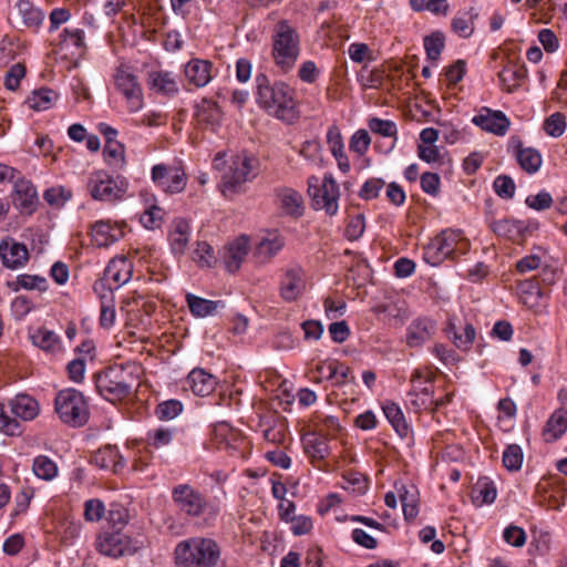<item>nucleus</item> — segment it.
<instances>
[{
	"instance_id": "obj_43",
	"label": "nucleus",
	"mask_w": 567,
	"mask_h": 567,
	"mask_svg": "<svg viewBox=\"0 0 567 567\" xmlns=\"http://www.w3.org/2000/svg\"><path fill=\"white\" fill-rule=\"evenodd\" d=\"M382 411L401 437H406L410 434V426L399 404L393 401H385L382 405Z\"/></svg>"
},
{
	"instance_id": "obj_44",
	"label": "nucleus",
	"mask_w": 567,
	"mask_h": 567,
	"mask_svg": "<svg viewBox=\"0 0 567 567\" xmlns=\"http://www.w3.org/2000/svg\"><path fill=\"white\" fill-rule=\"evenodd\" d=\"M445 332L447 337L452 339L455 347L462 351H468L472 348L476 337V331L473 324L466 323L464 326V332L458 333L452 319L449 320Z\"/></svg>"
},
{
	"instance_id": "obj_18",
	"label": "nucleus",
	"mask_w": 567,
	"mask_h": 567,
	"mask_svg": "<svg viewBox=\"0 0 567 567\" xmlns=\"http://www.w3.org/2000/svg\"><path fill=\"white\" fill-rule=\"evenodd\" d=\"M224 114L218 103L212 99L204 97L195 106L194 118L196 124L212 132L220 126Z\"/></svg>"
},
{
	"instance_id": "obj_55",
	"label": "nucleus",
	"mask_w": 567,
	"mask_h": 567,
	"mask_svg": "<svg viewBox=\"0 0 567 567\" xmlns=\"http://www.w3.org/2000/svg\"><path fill=\"white\" fill-rule=\"evenodd\" d=\"M322 145L318 138L305 141L299 150V155L312 164L322 162Z\"/></svg>"
},
{
	"instance_id": "obj_7",
	"label": "nucleus",
	"mask_w": 567,
	"mask_h": 567,
	"mask_svg": "<svg viewBox=\"0 0 567 567\" xmlns=\"http://www.w3.org/2000/svg\"><path fill=\"white\" fill-rule=\"evenodd\" d=\"M85 188L94 200L113 204L125 198L128 182L123 176H113L105 171H95L87 176Z\"/></svg>"
},
{
	"instance_id": "obj_37",
	"label": "nucleus",
	"mask_w": 567,
	"mask_h": 567,
	"mask_svg": "<svg viewBox=\"0 0 567 567\" xmlns=\"http://www.w3.org/2000/svg\"><path fill=\"white\" fill-rule=\"evenodd\" d=\"M284 238L278 233H269L255 248V257L261 264L268 262L284 247Z\"/></svg>"
},
{
	"instance_id": "obj_51",
	"label": "nucleus",
	"mask_w": 567,
	"mask_h": 567,
	"mask_svg": "<svg viewBox=\"0 0 567 567\" xmlns=\"http://www.w3.org/2000/svg\"><path fill=\"white\" fill-rule=\"evenodd\" d=\"M174 434V430L164 426L150 430L146 434V444L148 447L162 450L171 445Z\"/></svg>"
},
{
	"instance_id": "obj_46",
	"label": "nucleus",
	"mask_w": 567,
	"mask_h": 567,
	"mask_svg": "<svg viewBox=\"0 0 567 567\" xmlns=\"http://www.w3.org/2000/svg\"><path fill=\"white\" fill-rule=\"evenodd\" d=\"M190 258L199 268H213L218 261L213 246L207 241H197Z\"/></svg>"
},
{
	"instance_id": "obj_45",
	"label": "nucleus",
	"mask_w": 567,
	"mask_h": 567,
	"mask_svg": "<svg viewBox=\"0 0 567 567\" xmlns=\"http://www.w3.org/2000/svg\"><path fill=\"white\" fill-rule=\"evenodd\" d=\"M60 47L62 50H71L72 56H81L85 49L84 31L81 29H64L61 34Z\"/></svg>"
},
{
	"instance_id": "obj_16",
	"label": "nucleus",
	"mask_w": 567,
	"mask_h": 567,
	"mask_svg": "<svg viewBox=\"0 0 567 567\" xmlns=\"http://www.w3.org/2000/svg\"><path fill=\"white\" fill-rule=\"evenodd\" d=\"M250 251L249 238L241 235L228 241L221 251V262L229 274L237 272Z\"/></svg>"
},
{
	"instance_id": "obj_63",
	"label": "nucleus",
	"mask_w": 567,
	"mask_h": 567,
	"mask_svg": "<svg viewBox=\"0 0 567 567\" xmlns=\"http://www.w3.org/2000/svg\"><path fill=\"white\" fill-rule=\"evenodd\" d=\"M315 434L321 435L327 440L329 436L333 437L341 430L339 420L334 416H323L315 423Z\"/></svg>"
},
{
	"instance_id": "obj_6",
	"label": "nucleus",
	"mask_w": 567,
	"mask_h": 567,
	"mask_svg": "<svg viewBox=\"0 0 567 567\" xmlns=\"http://www.w3.org/2000/svg\"><path fill=\"white\" fill-rule=\"evenodd\" d=\"M470 243L461 230L446 229L423 247V259L431 266H437L446 258H455L468 250Z\"/></svg>"
},
{
	"instance_id": "obj_48",
	"label": "nucleus",
	"mask_w": 567,
	"mask_h": 567,
	"mask_svg": "<svg viewBox=\"0 0 567 567\" xmlns=\"http://www.w3.org/2000/svg\"><path fill=\"white\" fill-rule=\"evenodd\" d=\"M399 496L405 520L412 522L419 515V498L416 491L414 487L409 489L405 486H402L399 489Z\"/></svg>"
},
{
	"instance_id": "obj_61",
	"label": "nucleus",
	"mask_w": 567,
	"mask_h": 567,
	"mask_svg": "<svg viewBox=\"0 0 567 567\" xmlns=\"http://www.w3.org/2000/svg\"><path fill=\"white\" fill-rule=\"evenodd\" d=\"M84 519L89 523H96L105 516L104 503L99 498H91L84 503Z\"/></svg>"
},
{
	"instance_id": "obj_24",
	"label": "nucleus",
	"mask_w": 567,
	"mask_h": 567,
	"mask_svg": "<svg viewBox=\"0 0 567 567\" xmlns=\"http://www.w3.org/2000/svg\"><path fill=\"white\" fill-rule=\"evenodd\" d=\"M511 146L522 169L528 174L538 172L543 159L540 153L536 148L524 146L522 141L515 136L511 137Z\"/></svg>"
},
{
	"instance_id": "obj_40",
	"label": "nucleus",
	"mask_w": 567,
	"mask_h": 567,
	"mask_svg": "<svg viewBox=\"0 0 567 567\" xmlns=\"http://www.w3.org/2000/svg\"><path fill=\"white\" fill-rule=\"evenodd\" d=\"M492 230L502 237H506L513 241H518L523 238L527 226L519 220L513 219H498L491 223Z\"/></svg>"
},
{
	"instance_id": "obj_39",
	"label": "nucleus",
	"mask_w": 567,
	"mask_h": 567,
	"mask_svg": "<svg viewBox=\"0 0 567 567\" xmlns=\"http://www.w3.org/2000/svg\"><path fill=\"white\" fill-rule=\"evenodd\" d=\"M11 412L23 421H31L35 419L40 412L38 401L29 395H17L10 402Z\"/></svg>"
},
{
	"instance_id": "obj_47",
	"label": "nucleus",
	"mask_w": 567,
	"mask_h": 567,
	"mask_svg": "<svg viewBox=\"0 0 567 567\" xmlns=\"http://www.w3.org/2000/svg\"><path fill=\"white\" fill-rule=\"evenodd\" d=\"M548 261V254L542 247H536L532 252L516 262V270L519 274H526L536 269H540Z\"/></svg>"
},
{
	"instance_id": "obj_11",
	"label": "nucleus",
	"mask_w": 567,
	"mask_h": 567,
	"mask_svg": "<svg viewBox=\"0 0 567 567\" xmlns=\"http://www.w3.org/2000/svg\"><path fill=\"white\" fill-rule=\"evenodd\" d=\"M113 80L116 90L124 97L128 112L136 113L144 106V95L132 68L121 64L115 69Z\"/></svg>"
},
{
	"instance_id": "obj_62",
	"label": "nucleus",
	"mask_w": 567,
	"mask_h": 567,
	"mask_svg": "<svg viewBox=\"0 0 567 567\" xmlns=\"http://www.w3.org/2000/svg\"><path fill=\"white\" fill-rule=\"evenodd\" d=\"M106 519L114 528H122L128 523V511L118 503H113L107 511Z\"/></svg>"
},
{
	"instance_id": "obj_13",
	"label": "nucleus",
	"mask_w": 567,
	"mask_h": 567,
	"mask_svg": "<svg viewBox=\"0 0 567 567\" xmlns=\"http://www.w3.org/2000/svg\"><path fill=\"white\" fill-rule=\"evenodd\" d=\"M153 309V306L141 297L123 301L121 310L126 313L125 329L128 336L136 337L140 331L145 330L148 324L147 313H151Z\"/></svg>"
},
{
	"instance_id": "obj_19",
	"label": "nucleus",
	"mask_w": 567,
	"mask_h": 567,
	"mask_svg": "<svg viewBox=\"0 0 567 567\" xmlns=\"http://www.w3.org/2000/svg\"><path fill=\"white\" fill-rule=\"evenodd\" d=\"M214 65L209 60L193 58L184 65V78L188 85L200 89L213 80Z\"/></svg>"
},
{
	"instance_id": "obj_29",
	"label": "nucleus",
	"mask_w": 567,
	"mask_h": 567,
	"mask_svg": "<svg viewBox=\"0 0 567 567\" xmlns=\"http://www.w3.org/2000/svg\"><path fill=\"white\" fill-rule=\"evenodd\" d=\"M436 331V323L429 318H419L408 328L406 342L410 347H420L429 341Z\"/></svg>"
},
{
	"instance_id": "obj_12",
	"label": "nucleus",
	"mask_w": 567,
	"mask_h": 567,
	"mask_svg": "<svg viewBox=\"0 0 567 567\" xmlns=\"http://www.w3.org/2000/svg\"><path fill=\"white\" fill-rule=\"evenodd\" d=\"M151 178L166 194H179L187 185V175L181 164H156L152 167Z\"/></svg>"
},
{
	"instance_id": "obj_64",
	"label": "nucleus",
	"mask_w": 567,
	"mask_h": 567,
	"mask_svg": "<svg viewBox=\"0 0 567 567\" xmlns=\"http://www.w3.org/2000/svg\"><path fill=\"white\" fill-rule=\"evenodd\" d=\"M523 463V452L516 444L508 445L503 453V464L509 471H518Z\"/></svg>"
},
{
	"instance_id": "obj_31",
	"label": "nucleus",
	"mask_w": 567,
	"mask_h": 567,
	"mask_svg": "<svg viewBox=\"0 0 567 567\" xmlns=\"http://www.w3.org/2000/svg\"><path fill=\"white\" fill-rule=\"evenodd\" d=\"M16 8L22 24L37 31L45 19V13L32 0H18Z\"/></svg>"
},
{
	"instance_id": "obj_21",
	"label": "nucleus",
	"mask_w": 567,
	"mask_h": 567,
	"mask_svg": "<svg viewBox=\"0 0 567 567\" xmlns=\"http://www.w3.org/2000/svg\"><path fill=\"white\" fill-rule=\"evenodd\" d=\"M125 227L124 221L99 220L91 228L92 241L97 247H109L124 236Z\"/></svg>"
},
{
	"instance_id": "obj_59",
	"label": "nucleus",
	"mask_w": 567,
	"mask_h": 567,
	"mask_svg": "<svg viewBox=\"0 0 567 567\" xmlns=\"http://www.w3.org/2000/svg\"><path fill=\"white\" fill-rule=\"evenodd\" d=\"M371 145V137L367 130H358L350 138L349 148L358 156L367 154Z\"/></svg>"
},
{
	"instance_id": "obj_52",
	"label": "nucleus",
	"mask_w": 567,
	"mask_h": 567,
	"mask_svg": "<svg viewBox=\"0 0 567 567\" xmlns=\"http://www.w3.org/2000/svg\"><path fill=\"white\" fill-rule=\"evenodd\" d=\"M31 339L34 346L48 352H55L61 348L59 337L53 331H50L45 328L38 329L31 336Z\"/></svg>"
},
{
	"instance_id": "obj_5",
	"label": "nucleus",
	"mask_w": 567,
	"mask_h": 567,
	"mask_svg": "<svg viewBox=\"0 0 567 567\" xmlns=\"http://www.w3.org/2000/svg\"><path fill=\"white\" fill-rule=\"evenodd\" d=\"M300 37L287 21H279L271 35V58L281 73H289L300 55Z\"/></svg>"
},
{
	"instance_id": "obj_33",
	"label": "nucleus",
	"mask_w": 567,
	"mask_h": 567,
	"mask_svg": "<svg viewBox=\"0 0 567 567\" xmlns=\"http://www.w3.org/2000/svg\"><path fill=\"white\" fill-rule=\"evenodd\" d=\"M190 237V225L186 219L178 218L172 224L169 244L175 255H184Z\"/></svg>"
},
{
	"instance_id": "obj_17",
	"label": "nucleus",
	"mask_w": 567,
	"mask_h": 567,
	"mask_svg": "<svg viewBox=\"0 0 567 567\" xmlns=\"http://www.w3.org/2000/svg\"><path fill=\"white\" fill-rule=\"evenodd\" d=\"M472 123L483 131L496 136H504L511 127V120L502 111L489 107H482L473 118Z\"/></svg>"
},
{
	"instance_id": "obj_8",
	"label": "nucleus",
	"mask_w": 567,
	"mask_h": 567,
	"mask_svg": "<svg viewBox=\"0 0 567 567\" xmlns=\"http://www.w3.org/2000/svg\"><path fill=\"white\" fill-rule=\"evenodd\" d=\"M54 410L63 423L72 426L83 425L89 417L87 402L75 389L61 390L55 396Z\"/></svg>"
},
{
	"instance_id": "obj_34",
	"label": "nucleus",
	"mask_w": 567,
	"mask_h": 567,
	"mask_svg": "<svg viewBox=\"0 0 567 567\" xmlns=\"http://www.w3.org/2000/svg\"><path fill=\"white\" fill-rule=\"evenodd\" d=\"M567 431V409L555 410L543 429V437L546 442L559 440Z\"/></svg>"
},
{
	"instance_id": "obj_38",
	"label": "nucleus",
	"mask_w": 567,
	"mask_h": 567,
	"mask_svg": "<svg viewBox=\"0 0 567 567\" xmlns=\"http://www.w3.org/2000/svg\"><path fill=\"white\" fill-rule=\"evenodd\" d=\"M186 302L190 313L196 318H205L215 315L225 305L220 300H208L193 293L186 295Z\"/></svg>"
},
{
	"instance_id": "obj_50",
	"label": "nucleus",
	"mask_w": 567,
	"mask_h": 567,
	"mask_svg": "<svg viewBox=\"0 0 567 567\" xmlns=\"http://www.w3.org/2000/svg\"><path fill=\"white\" fill-rule=\"evenodd\" d=\"M32 471L38 478L43 481H52L59 473L56 463L47 455L34 457Z\"/></svg>"
},
{
	"instance_id": "obj_30",
	"label": "nucleus",
	"mask_w": 567,
	"mask_h": 567,
	"mask_svg": "<svg viewBox=\"0 0 567 567\" xmlns=\"http://www.w3.org/2000/svg\"><path fill=\"white\" fill-rule=\"evenodd\" d=\"M526 76L525 65L516 62H508L498 73L502 89L507 93H513L520 87Z\"/></svg>"
},
{
	"instance_id": "obj_56",
	"label": "nucleus",
	"mask_w": 567,
	"mask_h": 567,
	"mask_svg": "<svg viewBox=\"0 0 567 567\" xmlns=\"http://www.w3.org/2000/svg\"><path fill=\"white\" fill-rule=\"evenodd\" d=\"M368 126L370 131L374 134L381 135L383 137L396 138L398 126L393 121L383 120L379 117H371L368 121Z\"/></svg>"
},
{
	"instance_id": "obj_27",
	"label": "nucleus",
	"mask_w": 567,
	"mask_h": 567,
	"mask_svg": "<svg viewBox=\"0 0 567 567\" xmlns=\"http://www.w3.org/2000/svg\"><path fill=\"white\" fill-rule=\"evenodd\" d=\"M133 274V264L125 256L113 258L105 271L104 280L110 285L113 284L115 287H121L126 284Z\"/></svg>"
},
{
	"instance_id": "obj_54",
	"label": "nucleus",
	"mask_w": 567,
	"mask_h": 567,
	"mask_svg": "<svg viewBox=\"0 0 567 567\" xmlns=\"http://www.w3.org/2000/svg\"><path fill=\"white\" fill-rule=\"evenodd\" d=\"M451 28L460 38H470L474 32L473 16L467 11L457 12L451 21Z\"/></svg>"
},
{
	"instance_id": "obj_9",
	"label": "nucleus",
	"mask_w": 567,
	"mask_h": 567,
	"mask_svg": "<svg viewBox=\"0 0 567 567\" xmlns=\"http://www.w3.org/2000/svg\"><path fill=\"white\" fill-rule=\"evenodd\" d=\"M172 499L178 511L189 517H199L206 513L217 515L219 509L189 484H178L172 489Z\"/></svg>"
},
{
	"instance_id": "obj_42",
	"label": "nucleus",
	"mask_w": 567,
	"mask_h": 567,
	"mask_svg": "<svg viewBox=\"0 0 567 567\" xmlns=\"http://www.w3.org/2000/svg\"><path fill=\"white\" fill-rule=\"evenodd\" d=\"M58 93L48 87H40L31 92L25 104L35 112L50 110L58 101Z\"/></svg>"
},
{
	"instance_id": "obj_25",
	"label": "nucleus",
	"mask_w": 567,
	"mask_h": 567,
	"mask_svg": "<svg viewBox=\"0 0 567 567\" xmlns=\"http://www.w3.org/2000/svg\"><path fill=\"white\" fill-rule=\"evenodd\" d=\"M148 87L161 95L174 96L179 92L176 75L166 70H152L147 74Z\"/></svg>"
},
{
	"instance_id": "obj_53",
	"label": "nucleus",
	"mask_w": 567,
	"mask_h": 567,
	"mask_svg": "<svg viewBox=\"0 0 567 567\" xmlns=\"http://www.w3.org/2000/svg\"><path fill=\"white\" fill-rule=\"evenodd\" d=\"M104 157L110 166L116 169H122L126 164L124 145L117 141L106 143L104 147Z\"/></svg>"
},
{
	"instance_id": "obj_57",
	"label": "nucleus",
	"mask_w": 567,
	"mask_h": 567,
	"mask_svg": "<svg viewBox=\"0 0 567 567\" xmlns=\"http://www.w3.org/2000/svg\"><path fill=\"white\" fill-rule=\"evenodd\" d=\"M566 127V116L560 112L548 116L543 124L544 131L551 137H560L565 133Z\"/></svg>"
},
{
	"instance_id": "obj_22",
	"label": "nucleus",
	"mask_w": 567,
	"mask_h": 567,
	"mask_svg": "<svg viewBox=\"0 0 567 567\" xmlns=\"http://www.w3.org/2000/svg\"><path fill=\"white\" fill-rule=\"evenodd\" d=\"M276 205L279 210L291 218H299L305 213L302 195L290 187H280L275 192Z\"/></svg>"
},
{
	"instance_id": "obj_15",
	"label": "nucleus",
	"mask_w": 567,
	"mask_h": 567,
	"mask_svg": "<svg viewBox=\"0 0 567 567\" xmlns=\"http://www.w3.org/2000/svg\"><path fill=\"white\" fill-rule=\"evenodd\" d=\"M412 389L408 396L411 406L415 412L431 411L433 408V383L431 379L424 378L419 371L414 372L411 378Z\"/></svg>"
},
{
	"instance_id": "obj_10",
	"label": "nucleus",
	"mask_w": 567,
	"mask_h": 567,
	"mask_svg": "<svg viewBox=\"0 0 567 567\" xmlns=\"http://www.w3.org/2000/svg\"><path fill=\"white\" fill-rule=\"evenodd\" d=\"M308 193L316 209L324 210L333 216L339 209L340 190L338 183L331 175H324L320 182L317 176L308 178Z\"/></svg>"
},
{
	"instance_id": "obj_2",
	"label": "nucleus",
	"mask_w": 567,
	"mask_h": 567,
	"mask_svg": "<svg viewBox=\"0 0 567 567\" xmlns=\"http://www.w3.org/2000/svg\"><path fill=\"white\" fill-rule=\"evenodd\" d=\"M213 167L220 173V192L226 197H231L244 190L245 184L251 182L258 174V159L246 153L237 154L226 159L218 153Z\"/></svg>"
},
{
	"instance_id": "obj_1",
	"label": "nucleus",
	"mask_w": 567,
	"mask_h": 567,
	"mask_svg": "<svg viewBox=\"0 0 567 567\" xmlns=\"http://www.w3.org/2000/svg\"><path fill=\"white\" fill-rule=\"evenodd\" d=\"M256 101L268 115L286 123L298 116L295 90L284 81L271 82L265 74L256 76Z\"/></svg>"
},
{
	"instance_id": "obj_35",
	"label": "nucleus",
	"mask_w": 567,
	"mask_h": 567,
	"mask_svg": "<svg viewBox=\"0 0 567 567\" xmlns=\"http://www.w3.org/2000/svg\"><path fill=\"white\" fill-rule=\"evenodd\" d=\"M305 454L312 464L323 461L329 455L328 440L321 435L309 433L302 437Z\"/></svg>"
},
{
	"instance_id": "obj_49",
	"label": "nucleus",
	"mask_w": 567,
	"mask_h": 567,
	"mask_svg": "<svg viewBox=\"0 0 567 567\" xmlns=\"http://www.w3.org/2000/svg\"><path fill=\"white\" fill-rule=\"evenodd\" d=\"M100 326L104 329H111L116 321L115 301L112 289L101 297Z\"/></svg>"
},
{
	"instance_id": "obj_14",
	"label": "nucleus",
	"mask_w": 567,
	"mask_h": 567,
	"mask_svg": "<svg viewBox=\"0 0 567 567\" xmlns=\"http://www.w3.org/2000/svg\"><path fill=\"white\" fill-rule=\"evenodd\" d=\"M96 548L102 555L113 558L131 555L136 550L132 539L121 530L99 535Z\"/></svg>"
},
{
	"instance_id": "obj_58",
	"label": "nucleus",
	"mask_w": 567,
	"mask_h": 567,
	"mask_svg": "<svg viewBox=\"0 0 567 567\" xmlns=\"http://www.w3.org/2000/svg\"><path fill=\"white\" fill-rule=\"evenodd\" d=\"M445 37L436 31L424 38V48L429 59L436 61L444 49Z\"/></svg>"
},
{
	"instance_id": "obj_32",
	"label": "nucleus",
	"mask_w": 567,
	"mask_h": 567,
	"mask_svg": "<svg viewBox=\"0 0 567 567\" xmlns=\"http://www.w3.org/2000/svg\"><path fill=\"white\" fill-rule=\"evenodd\" d=\"M186 384L194 394L205 396L214 391L216 378L204 369L197 368L189 372Z\"/></svg>"
},
{
	"instance_id": "obj_28",
	"label": "nucleus",
	"mask_w": 567,
	"mask_h": 567,
	"mask_svg": "<svg viewBox=\"0 0 567 567\" xmlns=\"http://www.w3.org/2000/svg\"><path fill=\"white\" fill-rule=\"evenodd\" d=\"M212 435L218 449L238 450L245 443L241 433L227 422L216 423L213 426Z\"/></svg>"
},
{
	"instance_id": "obj_36",
	"label": "nucleus",
	"mask_w": 567,
	"mask_h": 567,
	"mask_svg": "<svg viewBox=\"0 0 567 567\" xmlns=\"http://www.w3.org/2000/svg\"><path fill=\"white\" fill-rule=\"evenodd\" d=\"M323 369L328 370L326 380H333L334 385L340 386L346 384L347 382L354 381V377L351 372V369L337 360H326L320 362L316 367L315 372H322Z\"/></svg>"
},
{
	"instance_id": "obj_41",
	"label": "nucleus",
	"mask_w": 567,
	"mask_h": 567,
	"mask_svg": "<svg viewBox=\"0 0 567 567\" xmlns=\"http://www.w3.org/2000/svg\"><path fill=\"white\" fill-rule=\"evenodd\" d=\"M92 462L101 468L112 470L113 472L124 467L123 457L117 447L111 445L100 449L94 454Z\"/></svg>"
},
{
	"instance_id": "obj_26",
	"label": "nucleus",
	"mask_w": 567,
	"mask_h": 567,
	"mask_svg": "<svg viewBox=\"0 0 567 567\" xmlns=\"http://www.w3.org/2000/svg\"><path fill=\"white\" fill-rule=\"evenodd\" d=\"M305 274L300 268H290L284 275L280 284V296L284 300L296 301L305 291Z\"/></svg>"
},
{
	"instance_id": "obj_60",
	"label": "nucleus",
	"mask_w": 567,
	"mask_h": 567,
	"mask_svg": "<svg viewBox=\"0 0 567 567\" xmlns=\"http://www.w3.org/2000/svg\"><path fill=\"white\" fill-rule=\"evenodd\" d=\"M43 198L49 205L61 207L72 198V192L63 186H56L47 189Z\"/></svg>"
},
{
	"instance_id": "obj_23",
	"label": "nucleus",
	"mask_w": 567,
	"mask_h": 567,
	"mask_svg": "<svg viewBox=\"0 0 567 567\" xmlns=\"http://www.w3.org/2000/svg\"><path fill=\"white\" fill-rule=\"evenodd\" d=\"M0 258L7 268L18 269L27 264L29 252L23 244L7 238L0 243Z\"/></svg>"
},
{
	"instance_id": "obj_20",
	"label": "nucleus",
	"mask_w": 567,
	"mask_h": 567,
	"mask_svg": "<svg viewBox=\"0 0 567 567\" xmlns=\"http://www.w3.org/2000/svg\"><path fill=\"white\" fill-rule=\"evenodd\" d=\"M12 203L21 214L31 215L37 209L39 203L38 192L30 181L24 178L16 181Z\"/></svg>"
},
{
	"instance_id": "obj_3",
	"label": "nucleus",
	"mask_w": 567,
	"mask_h": 567,
	"mask_svg": "<svg viewBox=\"0 0 567 567\" xmlns=\"http://www.w3.org/2000/svg\"><path fill=\"white\" fill-rule=\"evenodd\" d=\"M220 555L218 544L206 537H192L182 540L174 550L177 567H217Z\"/></svg>"
},
{
	"instance_id": "obj_4",
	"label": "nucleus",
	"mask_w": 567,
	"mask_h": 567,
	"mask_svg": "<svg viewBox=\"0 0 567 567\" xmlns=\"http://www.w3.org/2000/svg\"><path fill=\"white\" fill-rule=\"evenodd\" d=\"M135 367L115 364L94 374V382L99 393L112 403L127 399L135 384Z\"/></svg>"
}]
</instances>
